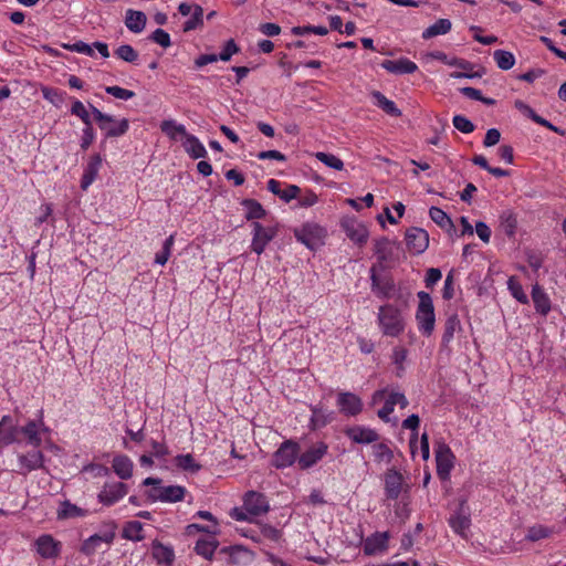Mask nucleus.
<instances>
[{
    "label": "nucleus",
    "mask_w": 566,
    "mask_h": 566,
    "mask_svg": "<svg viewBox=\"0 0 566 566\" xmlns=\"http://www.w3.org/2000/svg\"><path fill=\"white\" fill-rule=\"evenodd\" d=\"M378 323L386 336L397 337L405 329V319L401 312L391 304L379 307Z\"/></svg>",
    "instance_id": "obj_1"
},
{
    "label": "nucleus",
    "mask_w": 566,
    "mask_h": 566,
    "mask_svg": "<svg viewBox=\"0 0 566 566\" xmlns=\"http://www.w3.org/2000/svg\"><path fill=\"white\" fill-rule=\"evenodd\" d=\"M161 480L157 478H147L144 480V485H153L154 489L149 491L148 496L151 501H160L168 503H176L184 500L186 489L180 485H160Z\"/></svg>",
    "instance_id": "obj_2"
},
{
    "label": "nucleus",
    "mask_w": 566,
    "mask_h": 566,
    "mask_svg": "<svg viewBox=\"0 0 566 566\" xmlns=\"http://www.w3.org/2000/svg\"><path fill=\"white\" fill-rule=\"evenodd\" d=\"M90 108L95 120L102 130H105L106 137H118L124 135L129 127L128 119L123 118L116 123L113 116L102 113L94 105L90 104Z\"/></svg>",
    "instance_id": "obj_3"
},
{
    "label": "nucleus",
    "mask_w": 566,
    "mask_h": 566,
    "mask_svg": "<svg viewBox=\"0 0 566 566\" xmlns=\"http://www.w3.org/2000/svg\"><path fill=\"white\" fill-rule=\"evenodd\" d=\"M419 306L417 310L416 318L420 331L430 335L434 328V312L433 304L430 295L426 292H419Z\"/></svg>",
    "instance_id": "obj_4"
},
{
    "label": "nucleus",
    "mask_w": 566,
    "mask_h": 566,
    "mask_svg": "<svg viewBox=\"0 0 566 566\" xmlns=\"http://www.w3.org/2000/svg\"><path fill=\"white\" fill-rule=\"evenodd\" d=\"M294 235L308 249L316 250L323 244L326 231L316 223H305L294 230Z\"/></svg>",
    "instance_id": "obj_5"
},
{
    "label": "nucleus",
    "mask_w": 566,
    "mask_h": 566,
    "mask_svg": "<svg viewBox=\"0 0 566 566\" xmlns=\"http://www.w3.org/2000/svg\"><path fill=\"white\" fill-rule=\"evenodd\" d=\"M434 453L437 461V473L440 479L447 480L453 468L454 455L449 446L442 441H439L436 444Z\"/></svg>",
    "instance_id": "obj_6"
},
{
    "label": "nucleus",
    "mask_w": 566,
    "mask_h": 566,
    "mask_svg": "<svg viewBox=\"0 0 566 566\" xmlns=\"http://www.w3.org/2000/svg\"><path fill=\"white\" fill-rule=\"evenodd\" d=\"M298 444L292 440H287L273 454L272 463L275 468L282 469L292 465L298 454Z\"/></svg>",
    "instance_id": "obj_7"
},
{
    "label": "nucleus",
    "mask_w": 566,
    "mask_h": 566,
    "mask_svg": "<svg viewBox=\"0 0 566 566\" xmlns=\"http://www.w3.org/2000/svg\"><path fill=\"white\" fill-rule=\"evenodd\" d=\"M253 239L251 243V249L256 254H261L266 244L276 235V228L274 227H263L259 222H253Z\"/></svg>",
    "instance_id": "obj_8"
},
{
    "label": "nucleus",
    "mask_w": 566,
    "mask_h": 566,
    "mask_svg": "<svg viewBox=\"0 0 566 566\" xmlns=\"http://www.w3.org/2000/svg\"><path fill=\"white\" fill-rule=\"evenodd\" d=\"M402 491H407L402 474L395 469H389L385 474L386 496L390 500H396Z\"/></svg>",
    "instance_id": "obj_9"
},
{
    "label": "nucleus",
    "mask_w": 566,
    "mask_h": 566,
    "mask_svg": "<svg viewBox=\"0 0 566 566\" xmlns=\"http://www.w3.org/2000/svg\"><path fill=\"white\" fill-rule=\"evenodd\" d=\"M406 243L408 249L415 254L424 252L429 245V234L420 228H410L406 232Z\"/></svg>",
    "instance_id": "obj_10"
},
{
    "label": "nucleus",
    "mask_w": 566,
    "mask_h": 566,
    "mask_svg": "<svg viewBox=\"0 0 566 566\" xmlns=\"http://www.w3.org/2000/svg\"><path fill=\"white\" fill-rule=\"evenodd\" d=\"M127 485L123 482L105 484L98 494V500L105 505H112L127 494Z\"/></svg>",
    "instance_id": "obj_11"
},
{
    "label": "nucleus",
    "mask_w": 566,
    "mask_h": 566,
    "mask_svg": "<svg viewBox=\"0 0 566 566\" xmlns=\"http://www.w3.org/2000/svg\"><path fill=\"white\" fill-rule=\"evenodd\" d=\"M244 509L249 514L259 516L269 511V503L263 494L249 491L244 496Z\"/></svg>",
    "instance_id": "obj_12"
},
{
    "label": "nucleus",
    "mask_w": 566,
    "mask_h": 566,
    "mask_svg": "<svg viewBox=\"0 0 566 566\" xmlns=\"http://www.w3.org/2000/svg\"><path fill=\"white\" fill-rule=\"evenodd\" d=\"M339 410L347 416H356L363 409V402L353 392H339L337 398Z\"/></svg>",
    "instance_id": "obj_13"
},
{
    "label": "nucleus",
    "mask_w": 566,
    "mask_h": 566,
    "mask_svg": "<svg viewBox=\"0 0 566 566\" xmlns=\"http://www.w3.org/2000/svg\"><path fill=\"white\" fill-rule=\"evenodd\" d=\"M370 279L371 289L378 296L385 298L391 297L392 291L395 289V283L390 277H379L376 274V266L374 265L370 268Z\"/></svg>",
    "instance_id": "obj_14"
},
{
    "label": "nucleus",
    "mask_w": 566,
    "mask_h": 566,
    "mask_svg": "<svg viewBox=\"0 0 566 566\" xmlns=\"http://www.w3.org/2000/svg\"><path fill=\"white\" fill-rule=\"evenodd\" d=\"M114 537V532L94 534L83 542L81 552L85 555H93L102 544L108 546L113 542Z\"/></svg>",
    "instance_id": "obj_15"
},
{
    "label": "nucleus",
    "mask_w": 566,
    "mask_h": 566,
    "mask_svg": "<svg viewBox=\"0 0 566 566\" xmlns=\"http://www.w3.org/2000/svg\"><path fill=\"white\" fill-rule=\"evenodd\" d=\"M19 428L13 424L10 416H3L0 421V444L20 442Z\"/></svg>",
    "instance_id": "obj_16"
},
{
    "label": "nucleus",
    "mask_w": 566,
    "mask_h": 566,
    "mask_svg": "<svg viewBox=\"0 0 566 566\" xmlns=\"http://www.w3.org/2000/svg\"><path fill=\"white\" fill-rule=\"evenodd\" d=\"M46 431L43 422L40 423L31 420L25 426L19 428V436L23 434L28 443L32 447H40L42 443L41 432Z\"/></svg>",
    "instance_id": "obj_17"
},
{
    "label": "nucleus",
    "mask_w": 566,
    "mask_h": 566,
    "mask_svg": "<svg viewBox=\"0 0 566 566\" xmlns=\"http://www.w3.org/2000/svg\"><path fill=\"white\" fill-rule=\"evenodd\" d=\"M327 451L325 443H318L298 457V467L301 469H308L319 461Z\"/></svg>",
    "instance_id": "obj_18"
},
{
    "label": "nucleus",
    "mask_w": 566,
    "mask_h": 566,
    "mask_svg": "<svg viewBox=\"0 0 566 566\" xmlns=\"http://www.w3.org/2000/svg\"><path fill=\"white\" fill-rule=\"evenodd\" d=\"M36 552L43 558H55L60 552V543L56 542L51 535H42L36 542Z\"/></svg>",
    "instance_id": "obj_19"
},
{
    "label": "nucleus",
    "mask_w": 566,
    "mask_h": 566,
    "mask_svg": "<svg viewBox=\"0 0 566 566\" xmlns=\"http://www.w3.org/2000/svg\"><path fill=\"white\" fill-rule=\"evenodd\" d=\"M381 67L394 74H411L418 69L417 64L408 59L385 60Z\"/></svg>",
    "instance_id": "obj_20"
},
{
    "label": "nucleus",
    "mask_w": 566,
    "mask_h": 566,
    "mask_svg": "<svg viewBox=\"0 0 566 566\" xmlns=\"http://www.w3.org/2000/svg\"><path fill=\"white\" fill-rule=\"evenodd\" d=\"M388 538L389 535L387 532L376 533L369 536L364 543V553L366 555H375L379 552L386 551Z\"/></svg>",
    "instance_id": "obj_21"
},
{
    "label": "nucleus",
    "mask_w": 566,
    "mask_h": 566,
    "mask_svg": "<svg viewBox=\"0 0 566 566\" xmlns=\"http://www.w3.org/2000/svg\"><path fill=\"white\" fill-rule=\"evenodd\" d=\"M102 157L98 154L93 155L87 163L81 180V188L86 190L92 182L96 179L98 170L102 166Z\"/></svg>",
    "instance_id": "obj_22"
},
{
    "label": "nucleus",
    "mask_w": 566,
    "mask_h": 566,
    "mask_svg": "<svg viewBox=\"0 0 566 566\" xmlns=\"http://www.w3.org/2000/svg\"><path fill=\"white\" fill-rule=\"evenodd\" d=\"M20 470L19 473L27 474L36 470L43 464V454L41 451H33L28 454L19 455Z\"/></svg>",
    "instance_id": "obj_23"
},
{
    "label": "nucleus",
    "mask_w": 566,
    "mask_h": 566,
    "mask_svg": "<svg viewBox=\"0 0 566 566\" xmlns=\"http://www.w3.org/2000/svg\"><path fill=\"white\" fill-rule=\"evenodd\" d=\"M346 433L356 443H371L379 438L375 430L359 426L349 428Z\"/></svg>",
    "instance_id": "obj_24"
},
{
    "label": "nucleus",
    "mask_w": 566,
    "mask_h": 566,
    "mask_svg": "<svg viewBox=\"0 0 566 566\" xmlns=\"http://www.w3.org/2000/svg\"><path fill=\"white\" fill-rule=\"evenodd\" d=\"M449 523L455 533L462 537H467V531L470 527L471 521L469 514L463 509V503L461 504L459 512L450 517Z\"/></svg>",
    "instance_id": "obj_25"
},
{
    "label": "nucleus",
    "mask_w": 566,
    "mask_h": 566,
    "mask_svg": "<svg viewBox=\"0 0 566 566\" xmlns=\"http://www.w3.org/2000/svg\"><path fill=\"white\" fill-rule=\"evenodd\" d=\"M182 146L186 153L193 159L203 158L207 156V150L200 140L190 134L184 138Z\"/></svg>",
    "instance_id": "obj_26"
},
{
    "label": "nucleus",
    "mask_w": 566,
    "mask_h": 566,
    "mask_svg": "<svg viewBox=\"0 0 566 566\" xmlns=\"http://www.w3.org/2000/svg\"><path fill=\"white\" fill-rule=\"evenodd\" d=\"M374 252L380 263L390 261L394 252L392 242L385 237L376 239L374 241Z\"/></svg>",
    "instance_id": "obj_27"
},
{
    "label": "nucleus",
    "mask_w": 566,
    "mask_h": 566,
    "mask_svg": "<svg viewBox=\"0 0 566 566\" xmlns=\"http://www.w3.org/2000/svg\"><path fill=\"white\" fill-rule=\"evenodd\" d=\"M344 230L346 235L355 243L364 244L368 239V230L360 223L347 222L344 224Z\"/></svg>",
    "instance_id": "obj_28"
},
{
    "label": "nucleus",
    "mask_w": 566,
    "mask_h": 566,
    "mask_svg": "<svg viewBox=\"0 0 566 566\" xmlns=\"http://www.w3.org/2000/svg\"><path fill=\"white\" fill-rule=\"evenodd\" d=\"M146 14L142 11L127 10L125 24L126 27L135 33H139L145 29L146 25Z\"/></svg>",
    "instance_id": "obj_29"
},
{
    "label": "nucleus",
    "mask_w": 566,
    "mask_h": 566,
    "mask_svg": "<svg viewBox=\"0 0 566 566\" xmlns=\"http://www.w3.org/2000/svg\"><path fill=\"white\" fill-rule=\"evenodd\" d=\"M532 298L536 311L542 315H546L551 311V301L547 294L538 284L533 286Z\"/></svg>",
    "instance_id": "obj_30"
},
{
    "label": "nucleus",
    "mask_w": 566,
    "mask_h": 566,
    "mask_svg": "<svg viewBox=\"0 0 566 566\" xmlns=\"http://www.w3.org/2000/svg\"><path fill=\"white\" fill-rule=\"evenodd\" d=\"M113 470L123 480L133 474V462L126 455H117L113 459Z\"/></svg>",
    "instance_id": "obj_31"
},
{
    "label": "nucleus",
    "mask_w": 566,
    "mask_h": 566,
    "mask_svg": "<svg viewBox=\"0 0 566 566\" xmlns=\"http://www.w3.org/2000/svg\"><path fill=\"white\" fill-rule=\"evenodd\" d=\"M160 129L172 140H177L179 137L185 138L188 134L184 125L177 124L172 119L163 120L160 124Z\"/></svg>",
    "instance_id": "obj_32"
},
{
    "label": "nucleus",
    "mask_w": 566,
    "mask_h": 566,
    "mask_svg": "<svg viewBox=\"0 0 566 566\" xmlns=\"http://www.w3.org/2000/svg\"><path fill=\"white\" fill-rule=\"evenodd\" d=\"M371 96L375 98L376 105L379 108H381L386 114L394 117L401 116V111L396 106V104L392 101L388 99L382 93H380L379 91H374L371 93Z\"/></svg>",
    "instance_id": "obj_33"
},
{
    "label": "nucleus",
    "mask_w": 566,
    "mask_h": 566,
    "mask_svg": "<svg viewBox=\"0 0 566 566\" xmlns=\"http://www.w3.org/2000/svg\"><path fill=\"white\" fill-rule=\"evenodd\" d=\"M153 557L160 564L170 565L174 560L175 554L170 547L163 545L159 542L153 543Z\"/></svg>",
    "instance_id": "obj_34"
},
{
    "label": "nucleus",
    "mask_w": 566,
    "mask_h": 566,
    "mask_svg": "<svg viewBox=\"0 0 566 566\" xmlns=\"http://www.w3.org/2000/svg\"><path fill=\"white\" fill-rule=\"evenodd\" d=\"M451 27L452 23L449 19H439L423 31L422 38L430 39L437 35L447 34L451 30Z\"/></svg>",
    "instance_id": "obj_35"
},
{
    "label": "nucleus",
    "mask_w": 566,
    "mask_h": 566,
    "mask_svg": "<svg viewBox=\"0 0 566 566\" xmlns=\"http://www.w3.org/2000/svg\"><path fill=\"white\" fill-rule=\"evenodd\" d=\"M218 545L219 543L214 538H200L196 543L195 551L198 555L205 557L206 559H212L214 551L217 549Z\"/></svg>",
    "instance_id": "obj_36"
},
{
    "label": "nucleus",
    "mask_w": 566,
    "mask_h": 566,
    "mask_svg": "<svg viewBox=\"0 0 566 566\" xmlns=\"http://www.w3.org/2000/svg\"><path fill=\"white\" fill-rule=\"evenodd\" d=\"M431 220L437 223L440 228L450 230L453 228V222L450 217L440 208L431 207L429 210Z\"/></svg>",
    "instance_id": "obj_37"
},
{
    "label": "nucleus",
    "mask_w": 566,
    "mask_h": 566,
    "mask_svg": "<svg viewBox=\"0 0 566 566\" xmlns=\"http://www.w3.org/2000/svg\"><path fill=\"white\" fill-rule=\"evenodd\" d=\"M242 205L247 209L245 218L248 220L261 219L265 216V210L263 209L261 203L254 199H244L242 201Z\"/></svg>",
    "instance_id": "obj_38"
},
{
    "label": "nucleus",
    "mask_w": 566,
    "mask_h": 566,
    "mask_svg": "<svg viewBox=\"0 0 566 566\" xmlns=\"http://www.w3.org/2000/svg\"><path fill=\"white\" fill-rule=\"evenodd\" d=\"M203 25V9L199 4H195L191 18L184 23V32H189Z\"/></svg>",
    "instance_id": "obj_39"
},
{
    "label": "nucleus",
    "mask_w": 566,
    "mask_h": 566,
    "mask_svg": "<svg viewBox=\"0 0 566 566\" xmlns=\"http://www.w3.org/2000/svg\"><path fill=\"white\" fill-rule=\"evenodd\" d=\"M176 465L184 470L189 471L191 473H196L201 469V465L196 462L191 454H180L175 458Z\"/></svg>",
    "instance_id": "obj_40"
},
{
    "label": "nucleus",
    "mask_w": 566,
    "mask_h": 566,
    "mask_svg": "<svg viewBox=\"0 0 566 566\" xmlns=\"http://www.w3.org/2000/svg\"><path fill=\"white\" fill-rule=\"evenodd\" d=\"M143 524L138 521H130L126 523L123 530V536L130 541H142L143 536Z\"/></svg>",
    "instance_id": "obj_41"
},
{
    "label": "nucleus",
    "mask_w": 566,
    "mask_h": 566,
    "mask_svg": "<svg viewBox=\"0 0 566 566\" xmlns=\"http://www.w3.org/2000/svg\"><path fill=\"white\" fill-rule=\"evenodd\" d=\"M85 514V511L75 504L70 503L69 501H65L61 504L60 510L57 511V517L63 518H73L83 516Z\"/></svg>",
    "instance_id": "obj_42"
},
{
    "label": "nucleus",
    "mask_w": 566,
    "mask_h": 566,
    "mask_svg": "<svg viewBox=\"0 0 566 566\" xmlns=\"http://www.w3.org/2000/svg\"><path fill=\"white\" fill-rule=\"evenodd\" d=\"M493 56H494V60L496 62V65L501 69V70H510L514 66L515 64V57L514 55L509 52V51H504V50H496L494 51L493 53Z\"/></svg>",
    "instance_id": "obj_43"
},
{
    "label": "nucleus",
    "mask_w": 566,
    "mask_h": 566,
    "mask_svg": "<svg viewBox=\"0 0 566 566\" xmlns=\"http://www.w3.org/2000/svg\"><path fill=\"white\" fill-rule=\"evenodd\" d=\"M321 163L326 165L329 168L335 170H342L344 168V163L340 158L333 154H327L323 151L315 153L314 155Z\"/></svg>",
    "instance_id": "obj_44"
},
{
    "label": "nucleus",
    "mask_w": 566,
    "mask_h": 566,
    "mask_svg": "<svg viewBox=\"0 0 566 566\" xmlns=\"http://www.w3.org/2000/svg\"><path fill=\"white\" fill-rule=\"evenodd\" d=\"M458 329H460V319L458 315H450L444 324V333L442 337L443 343H449Z\"/></svg>",
    "instance_id": "obj_45"
},
{
    "label": "nucleus",
    "mask_w": 566,
    "mask_h": 566,
    "mask_svg": "<svg viewBox=\"0 0 566 566\" xmlns=\"http://www.w3.org/2000/svg\"><path fill=\"white\" fill-rule=\"evenodd\" d=\"M433 56L448 65L457 66L464 71L472 70V64L465 60L458 59V57L448 59V56L442 52H437L433 54Z\"/></svg>",
    "instance_id": "obj_46"
},
{
    "label": "nucleus",
    "mask_w": 566,
    "mask_h": 566,
    "mask_svg": "<svg viewBox=\"0 0 566 566\" xmlns=\"http://www.w3.org/2000/svg\"><path fill=\"white\" fill-rule=\"evenodd\" d=\"M551 534V528L543 525H535L528 528L525 538L531 542H536L543 538H547Z\"/></svg>",
    "instance_id": "obj_47"
},
{
    "label": "nucleus",
    "mask_w": 566,
    "mask_h": 566,
    "mask_svg": "<svg viewBox=\"0 0 566 566\" xmlns=\"http://www.w3.org/2000/svg\"><path fill=\"white\" fill-rule=\"evenodd\" d=\"M420 419L417 415H411L407 419L402 421V428L410 429L413 432L411 439H410V448L411 452L415 453V444L417 442V429L419 427Z\"/></svg>",
    "instance_id": "obj_48"
},
{
    "label": "nucleus",
    "mask_w": 566,
    "mask_h": 566,
    "mask_svg": "<svg viewBox=\"0 0 566 566\" xmlns=\"http://www.w3.org/2000/svg\"><path fill=\"white\" fill-rule=\"evenodd\" d=\"M115 54L122 59L125 62L134 63L137 57L138 53L134 50V48L129 44H123L120 45L116 51Z\"/></svg>",
    "instance_id": "obj_49"
},
{
    "label": "nucleus",
    "mask_w": 566,
    "mask_h": 566,
    "mask_svg": "<svg viewBox=\"0 0 566 566\" xmlns=\"http://www.w3.org/2000/svg\"><path fill=\"white\" fill-rule=\"evenodd\" d=\"M509 290L512 295L521 303L526 304L528 302L527 295L524 293L522 285L515 280L510 277L507 281Z\"/></svg>",
    "instance_id": "obj_50"
},
{
    "label": "nucleus",
    "mask_w": 566,
    "mask_h": 566,
    "mask_svg": "<svg viewBox=\"0 0 566 566\" xmlns=\"http://www.w3.org/2000/svg\"><path fill=\"white\" fill-rule=\"evenodd\" d=\"M71 113L82 119L85 126L92 125V120L88 111L81 101H75L71 107Z\"/></svg>",
    "instance_id": "obj_51"
},
{
    "label": "nucleus",
    "mask_w": 566,
    "mask_h": 566,
    "mask_svg": "<svg viewBox=\"0 0 566 566\" xmlns=\"http://www.w3.org/2000/svg\"><path fill=\"white\" fill-rule=\"evenodd\" d=\"M452 122L453 126L461 133L470 134L474 130L473 123L462 115H455Z\"/></svg>",
    "instance_id": "obj_52"
},
{
    "label": "nucleus",
    "mask_w": 566,
    "mask_h": 566,
    "mask_svg": "<svg viewBox=\"0 0 566 566\" xmlns=\"http://www.w3.org/2000/svg\"><path fill=\"white\" fill-rule=\"evenodd\" d=\"M43 97L55 106H60L63 103V95L57 90L43 86L41 88Z\"/></svg>",
    "instance_id": "obj_53"
},
{
    "label": "nucleus",
    "mask_w": 566,
    "mask_h": 566,
    "mask_svg": "<svg viewBox=\"0 0 566 566\" xmlns=\"http://www.w3.org/2000/svg\"><path fill=\"white\" fill-rule=\"evenodd\" d=\"M310 32L316 33L318 35H326L328 33L327 28L325 27H294L292 29V33L295 35H305Z\"/></svg>",
    "instance_id": "obj_54"
},
{
    "label": "nucleus",
    "mask_w": 566,
    "mask_h": 566,
    "mask_svg": "<svg viewBox=\"0 0 566 566\" xmlns=\"http://www.w3.org/2000/svg\"><path fill=\"white\" fill-rule=\"evenodd\" d=\"M105 91L107 94H111L112 96L119 99H129L135 96V93L133 91L119 86H107Z\"/></svg>",
    "instance_id": "obj_55"
},
{
    "label": "nucleus",
    "mask_w": 566,
    "mask_h": 566,
    "mask_svg": "<svg viewBox=\"0 0 566 566\" xmlns=\"http://www.w3.org/2000/svg\"><path fill=\"white\" fill-rule=\"evenodd\" d=\"M374 454L376 460L389 462L392 458L391 450L384 443L374 446Z\"/></svg>",
    "instance_id": "obj_56"
},
{
    "label": "nucleus",
    "mask_w": 566,
    "mask_h": 566,
    "mask_svg": "<svg viewBox=\"0 0 566 566\" xmlns=\"http://www.w3.org/2000/svg\"><path fill=\"white\" fill-rule=\"evenodd\" d=\"M150 39L163 48H168L171 44L169 34L163 29H156Z\"/></svg>",
    "instance_id": "obj_57"
},
{
    "label": "nucleus",
    "mask_w": 566,
    "mask_h": 566,
    "mask_svg": "<svg viewBox=\"0 0 566 566\" xmlns=\"http://www.w3.org/2000/svg\"><path fill=\"white\" fill-rule=\"evenodd\" d=\"M408 352L403 347H395L392 352V361L400 371H403V363L407 358Z\"/></svg>",
    "instance_id": "obj_58"
},
{
    "label": "nucleus",
    "mask_w": 566,
    "mask_h": 566,
    "mask_svg": "<svg viewBox=\"0 0 566 566\" xmlns=\"http://www.w3.org/2000/svg\"><path fill=\"white\" fill-rule=\"evenodd\" d=\"M239 52V46L231 39L227 41L222 52L218 55V59L221 61H229L234 53Z\"/></svg>",
    "instance_id": "obj_59"
},
{
    "label": "nucleus",
    "mask_w": 566,
    "mask_h": 566,
    "mask_svg": "<svg viewBox=\"0 0 566 566\" xmlns=\"http://www.w3.org/2000/svg\"><path fill=\"white\" fill-rule=\"evenodd\" d=\"M300 187L295 185H290L285 189H281V195L279 196L283 201L290 202L292 199H295L300 193Z\"/></svg>",
    "instance_id": "obj_60"
},
{
    "label": "nucleus",
    "mask_w": 566,
    "mask_h": 566,
    "mask_svg": "<svg viewBox=\"0 0 566 566\" xmlns=\"http://www.w3.org/2000/svg\"><path fill=\"white\" fill-rule=\"evenodd\" d=\"M64 48L70 50V51H74V52H77V53H83V54H86V55H90V56L93 55L92 46H90L87 43H85L83 41H78V42H76L74 44H71V45H64Z\"/></svg>",
    "instance_id": "obj_61"
},
{
    "label": "nucleus",
    "mask_w": 566,
    "mask_h": 566,
    "mask_svg": "<svg viewBox=\"0 0 566 566\" xmlns=\"http://www.w3.org/2000/svg\"><path fill=\"white\" fill-rule=\"evenodd\" d=\"M500 130L496 128H491L486 132L483 144L485 147H492L500 142Z\"/></svg>",
    "instance_id": "obj_62"
},
{
    "label": "nucleus",
    "mask_w": 566,
    "mask_h": 566,
    "mask_svg": "<svg viewBox=\"0 0 566 566\" xmlns=\"http://www.w3.org/2000/svg\"><path fill=\"white\" fill-rule=\"evenodd\" d=\"M95 138V135H94V130H93V126L90 125V126H85L84 129H83V136H82V142H81V147L82 149H87L93 140Z\"/></svg>",
    "instance_id": "obj_63"
},
{
    "label": "nucleus",
    "mask_w": 566,
    "mask_h": 566,
    "mask_svg": "<svg viewBox=\"0 0 566 566\" xmlns=\"http://www.w3.org/2000/svg\"><path fill=\"white\" fill-rule=\"evenodd\" d=\"M475 231L478 237L484 242L488 243L491 238V230L486 226V223L479 221L475 223Z\"/></svg>",
    "instance_id": "obj_64"
}]
</instances>
